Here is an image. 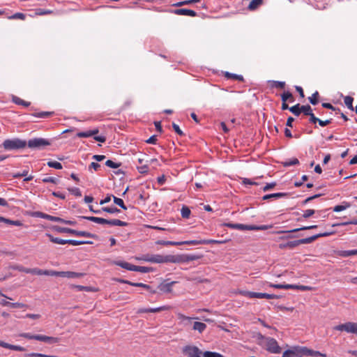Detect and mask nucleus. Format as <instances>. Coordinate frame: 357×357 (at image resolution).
<instances>
[{
    "instance_id": "nucleus-1",
    "label": "nucleus",
    "mask_w": 357,
    "mask_h": 357,
    "mask_svg": "<svg viewBox=\"0 0 357 357\" xmlns=\"http://www.w3.org/2000/svg\"><path fill=\"white\" fill-rule=\"evenodd\" d=\"M335 233V231L320 233V234L314 235V236L308 237V238L280 243V244H279L278 247L281 250H284V249L292 250L294 248H296L301 244L311 243L312 242H313L314 241H315L316 239H317L320 237L329 236L331 235L334 234Z\"/></svg>"
},
{
    "instance_id": "nucleus-2",
    "label": "nucleus",
    "mask_w": 357,
    "mask_h": 357,
    "mask_svg": "<svg viewBox=\"0 0 357 357\" xmlns=\"http://www.w3.org/2000/svg\"><path fill=\"white\" fill-rule=\"evenodd\" d=\"M137 259L142 260L151 263L155 264H164V263H174L176 264L178 262L180 259L178 257H174V255H144L140 257H137Z\"/></svg>"
},
{
    "instance_id": "nucleus-3",
    "label": "nucleus",
    "mask_w": 357,
    "mask_h": 357,
    "mask_svg": "<svg viewBox=\"0 0 357 357\" xmlns=\"http://www.w3.org/2000/svg\"><path fill=\"white\" fill-rule=\"evenodd\" d=\"M265 349L271 354H280L282 351V348L279 346L277 340L273 337H264L259 335V337Z\"/></svg>"
},
{
    "instance_id": "nucleus-4",
    "label": "nucleus",
    "mask_w": 357,
    "mask_h": 357,
    "mask_svg": "<svg viewBox=\"0 0 357 357\" xmlns=\"http://www.w3.org/2000/svg\"><path fill=\"white\" fill-rule=\"evenodd\" d=\"M20 337L29 339V340H36L41 342H44L45 343L52 344L57 343L59 342L58 337L47 336L44 335H31L28 333H23L20 335Z\"/></svg>"
},
{
    "instance_id": "nucleus-5",
    "label": "nucleus",
    "mask_w": 357,
    "mask_h": 357,
    "mask_svg": "<svg viewBox=\"0 0 357 357\" xmlns=\"http://www.w3.org/2000/svg\"><path fill=\"white\" fill-rule=\"evenodd\" d=\"M26 146V142L17 138L13 139H6L3 143V146L6 150H17L24 149Z\"/></svg>"
},
{
    "instance_id": "nucleus-6",
    "label": "nucleus",
    "mask_w": 357,
    "mask_h": 357,
    "mask_svg": "<svg viewBox=\"0 0 357 357\" xmlns=\"http://www.w3.org/2000/svg\"><path fill=\"white\" fill-rule=\"evenodd\" d=\"M334 330L338 331H346L357 335V323L356 322H346L334 326Z\"/></svg>"
},
{
    "instance_id": "nucleus-7",
    "label": "nucleus",
    "mask_w": 357,
    "mask_h": 357,
    "mask_svg": "<svg viewBox=\"0 0 357 357\" xmlns=\"http://www.w3.org/2000/svg\"><path fill=\"white\" fill-rule=\"evenodd\" d=\"M183 353L188 357H203V352L196 346H185Z\"/></svg>"
},
{
    "instance_id": "nucleus-8",
    "label": "nucleus",
    "mask_w": 357,
    "mask_h": 357,
    "mask_svg": "<svg viewBox=\"0 0 357 357\" xmlns=\"http://www.w3.org/2000/svg\"><path fill=\"white\" fill-rule=\"evenodd\" d=\"M50 144V142L47 139L43 138H34L28 142V146L31 149H40L46 146H49Z\"/></svg>"
},
{
    "instance_id": "nucleus-9",
    "label": "nucleus",
    "mask_w": 357,
    "mask_h": 357,
    "mask_svg": "<svg viewBox=\"0 0 357 357\" xmlns=\"http://www.w3.org/2000/svg\"><path fill=\"white\" fill-rule=\"evenodd\" d=\"M225 241H220L217 240H202V241H197V240H192V241H180L178 243L181 245H207L210 243H222Z\"/></svg>"
},
{
    "instance_id": "nucleus-10",
    "label": "nucleus",
    "mask_w": 357,
    "mask_h": 357,
    "mask_svg": "<svg viewBox=\"0 0 357 357\" xmlns=\"http://www.w3.org/2000/svg\"><path fill=\"white\" fill-rule=\"evenodd\" d=\"M36 274L39 275H46L63 277V278L67 277L66 271H52V270L36 269Z\"/></svg>"
},
{
    "instance_id": "nucleus-11",
    "label": "nucleus",
    "mask_w": 357,
    "mask_h": 357,
    "mask_svg": "<svg viewBox=\"0 0 357 357\" xmlns=\"http://www.w3.org/2000/svg\"><path fill=\"white\" fill-rule=\"evenodd\" d=\"M176 282V281L167 282V280H164L158 284V289L162 292L170 293L172 291L173 285Z\"/></svg>"
},
{
    "instance_id": "nucleus-12",
    "label": "nucleus",
    "mask_w": 357,
    "mask_h": 357,
    "mask_svg": "<svg viewBox=\"0 0 357 357\" xmlns=\"http://www.w3.org/2000/svg\"><path fill=\"white\" fill-rule=\"evenodd\" d=\"M284 357H301L300 347H292L290 349L284 351Z\"/></svg>"
},
{
    "instance_id": "nucleus-13",
    "label": "nucleus",
    "mask_w": 357,
    "mask_h": 357,
    "mask_svg": "<svg viewBox=\"0 0 357 357\" xmlns=\"http://www.w3.org/2000/svg\"><path fill=\"white\" fill-rule=\"evenodd\" d=\"M172 13L178 15H188L190 17L197 16V13L195 11L187 8L176 9L174 10Z\"/></svg>"
},
{
    "instance_id": "nucleus-14",
    "label": "nucleus",
    "mask_w": 357,
    "mask_h": 357,
    "mask_svg": "<svg viewBox=\"0 0 357 357\" xmlns=\"http://www.w3.org/2000/svg\"><path fill=\"white\" fill-rule=\"evenodd\" d=\"M171 307L169 306H168V305H163V306H161V307H155V308L139 309L138 310V312L139 313H144V312H153V313H155V312H159L164 311V310H168Z\"/></svg>"
},
{
    "instance_id": "nucleus-15",
    "label": "nucleus",
    "mask_w": 357,
    "mask_h": 357,
    "mask_svg": "<svg viewBox=\"0 0 357 357\" xmlns=\"http://www.w3.org/2000/svg\"><path fill=\"white\" fill-rule=\"evenodd\" d=\"M0 347L19 351H24L26 350L25 348L23 347L10 344L1 340H0Z\"/></svg>"
},
{
    "instance_id": "nucleus-16",
    "label": "nucleus",
    "mask_w": 357,
    "mask_h": 357,
    "mask_svg": "<svg viewBox=\"0 0 357 357\" xmlns=\"http://www.w3.org/2000/svg\"><path fill=\"white\" fill-rule=\"evenodd\" d=\"M68 234H74L75 236H84V237H89V238H94L96 237L95 234H93L91 233H89L88 231H77L75 229H71L68 228Z\"/></svg>"
},
{
    "instance_id": "nucleus-17",
    "label": "nucleus",
    "mask_w": 357,
    "mask_h": 357,
    "mask_svg": "<svg viewBox=\"0 0 357 357\" xmlns=\"http://www.w3.org/2000/svg\"><path fill=\"white\" fill-rule=\"evenodd\" d=\"M177 317L181 321V324L185 326L190 325L192 319H197V317H187L181 313H178Z\"/></svg>"
},
{
    "instance_id": "nucleus-18",
    "label": "nucleus",
    "mask_w": 357,
    "mask_h": 357,
    "mask_svg": "<svg viewBox=\"0 0 357 357\" xmlns=\"http://www.w3.org/2000/svg\"><path fill=\"white\" fill-rule=\"evenodd\" d=\"M224 225L227 227L239 229V230H248V225L243 224H233V223H225Z\"/></svg>"
},
{
    "instance_id": "nucleus-19",
    "label": "nucleus",
    "mask_w": 357,
    "mask_h": 357,
    "mask_svg": "<svg viewBox=\"0 0 357 357\" xmlns=\"http://www.w3.org/2000/svg\"><path fill=\"white\" fill-rule=\"evenodd\" d=\"M105 224L111 225V226H120L125 227L128 225L126 222L121 221L118 219H112V220H107Z\"/></svg>"
},
{
    "instance_id": "nucleus-20",
    "label": "nucleus",
    "mask_w": 357,
    "mask_h": 357,
    "mask_svg": "<svg viewBox=\"0 0 357 357\" xmlns=\"http://www.w3.org/2000/svg\"><path fill=\"white\" fill-rule=\"evenodd\" d=\"M254 298H266V299H274L277 298L278 296L275 294H269L266 293H258L255 292Z\"/></svg>"
},
{
    "instance_id": "nucleus-21",
    "label": "nucleus",
    "mask_w": 357,
    "mask_h": 357,
    "mask_svg": "<svg viewBox=\"0 0 357 357\" xmlns=\"http://www.w3.org/2000/svg\"><path fill=\"white\" fill-rule=\"evenodd\" d=\"M317 225H311V226H305L301 228H296L290 231H278L276 233L277 234H282V233H289V232H297L302 230H307V229H312L317 228Z\"/></svg>"
},
{
    "instance_id": "nucleus-22",
    "label": "nucleus",
    "mask_w": 357,
    "mask_h": 357,
    "mask_svg": "<svg viewBox=\"0 0 357 357\" xmlns=\"http://www.w3.org/2000/svg\"><path fill=\"white\" fill-rule=\"evenodd\" d=\"M206 328V325L204 323L195 321L193 324L192 329L197 331L199 333H203Z\"/></svg>"
},
{
    "instance_id": "nucleus-23",
    "label": "nucleus",
    "mask_w": 357,
    "mask_h": 357,
    "mask_svg": "<svg viewBox=\"0 0 357 357\" xmlns=\"http://www.w3.org/2000/svg\"><path fill=\"white\" fill-rule=\"evenodd\" d=\"M132 287H142L144 289L148 290L151 294L157 293V291L153 289L150 285L142 282H135V284H132Z\"/></svg>"
},
{
    "instance_id": "nucleus-24",
    "label": "nucleus",
    "mask_w": 357,
    "mask_h": 357,
    "mask_svg": "<svg viewBox=\"0 0 357 357\" xmlns=\"http://www.w3.org/2000/svg\"><path fill=\"white\" fill-rule=\"evenodd\" d=\"M83 218L86 219L88 220H90L91 222L104 225L107 222V219L102 218H98V217H94V216H84Z\"/></svg>"
},
{
    "instance_id": "nucleus-25",
    "label": "nucleus",
    "mask_w": 357,
    "mask_h": 357,
    "mask_svg": "<svg viewBox=\"0 0 357 357\" xmlns=\"http://www.w3.org/2000/svg\"><path fill=\"white\" fill-rule=\"evenodd\" d=\"M176 257H178L181 261L177 262L176 264L193 261L197 259V257L194 255H174Z\"/></svg>"
},
{
    "instance_id": "nucleus-26",
    "label": "nucleus",
    "mask_w": 357,
    "mask_h": 357,
    "mask_svg": "<svg viewBox=\"0 0 357 357\" xmlns=\"http://www.w3.org/2000/svg\"><path fill=\"white\" fill-rule=\"evenodd\" d=\"M281 99H282V102L289 101V102H292L294 101V98L292 93L289 91H284L281 95Z\"/></svg>"
},
{
    "instance_id": "nucleus-27",
    "label": "nucleus",
    "mask_w": 357,
    "mask_h": 357,
    "mask_svg": "<svg viewBox=\"0 0 357 357\" xmlns=\"http://www.w3.org/2000/svg\"><path fill=\"white\" fill-rule=\"evenodd\" d=\"M91 133V137L94 136L93 138L96 141L99 142H105L106 141V137L105 136H96V134L98 133L99 130L98 128H95L93 130H90Z\"/></svg>"
},
{
    "instance_id": "nucleus-28",
    "label": "nucleus",
    "mask_w": 357,
    "mask_h": 357,
    "mask_svg": "<svg viewBox=\"0 0 357 357\" xmlns=\"http://www.w3.org/2000/svg\"><path fill=\"white\" fill-rule=\"evenodd\" d=\"M12 100L13 102H15V104L17 105H22V106H24V107H29L31 104L30 102H26L21 98H20L19 97H17L15 96H13L12 97Z\"/></svg>"
},
{
    "instance_id": "nucleus-29",
    "label": "nucleus",
    "mask_w": 357,
    "mask_h": 357,
    "mask_svg": "<svg viewBox=\"0 0 357 357\" xmlns=\"http://www.w3.org/2000/svg\"><path fill=\"white\" fill-rule=\"evenodd\" d=\"M72 288H76L79 291H93L96 292L98 291V289L92 287H85V286H81V285H71Z\"/></svg>"
},
{
    "instance_id": "nucleus-30",
    "label": "nucleus",
    "mask_w": 357,
    "mask_h": 357,
    "mask_svg": "<svg viewBox=\"0 0 357 357\" xmlns=\"http://www.w3.org/2000/svg\"><path fill=\"white\" fill-rule=\"evenodd\" d=\"M263 3V0H252L248 6L250 10H255Z\"/></svg>"
},
{
    "instance_id": "nucleus-31",
    "label": "nucleus",
    "mask_w": 357,
    "mask_h": 357,
    "mask_svg": "<svg viewBox=\"0 0 357 357\" xmlns=\"http://www.w3.org/2000/svg\"><path fill=\"white\" fill-rule=\"evenodd\" d=\"M301 357L304 356H314V350L310 349L305 347H300Z\"/></svg>"
},
{
    "instance_id": "nucleus-32",
    "label": "nucleus",
    "mask_w": 357,
    "mask_h": 357,
    "mask_svg": "<svg viewBox=\"0 0 357 357\" xmlns=\"http://www.w3.org/2000/svg\"><path fill=\"white\" fill-rule=\"evenodd\" d=\"M286 196V193L283 192H278V193H273L269 195H266L263 197L264 200L269 199L271 198H281Z\"/></svg>"
},
{
    "instance_id": "nucleus-33",
    "label": "nucleus",
    "mask_w": 357,
    "mask_h": 357,
    "mask_svg": "<svg viewBox=\"0 0 357 357\" xmlns=\"http://www.w3.org/2000/svg\"><path fill=\"white\" fill-rule=\"evenodd\" d=\"M272 225H248V230H266L272 228Z\"/></svg>"
},
{
    "instance_id": "nucleus-34",
    "label": "nucleus",
    "mask_w": 357,
    "mask_h": 357,
    "mask_svg": "<svg viewBox=\"0 0 357 357\" xmlns=\"http://www.w3.org/2000/svg\"><path fill=\"white\" fill-rule=\"evenodd\" d=\"M351 206V204L348 202H343L341 205H337L333 208V211L335 212H340L344 211Z\"/></svg>"
},
{
    "instance_id": "nucleus-35",
    "label": "nucleus",
    "mask_w": 357,
    "mask_h": 357,
    "mask_svg": "<svg viewBox=\"0 0 357 357\" xmlns=\"http://www.w3.org/2000/svg\"><path fill=\"white\" fill-rule=\"evenodd\" d=\"M225 77H227V79H232L238 80V81L243 80V77L242 75L230 73L229 72H226L225 73Z\"/></svg>"
},
{
    "instance_id": "nucleus-36",
    "label": "nucleus",
    "mask_w": 357,
    "mask_h": 357,
    "mask_svg": "<svg viewBox=\"0 0 357 357\" xmlns=\"http://www.w3.org/2000/svg\"><path fill=\"white\" fill-rule=\"evenodd\" d=\"M47 236L50 238L51 242L56 244L65 245L67 243V240L61 239L59 238H54L52 235L47 234Z\"/></svg>"
},
{
    "instance_id": "nucleus-37",
    "label": "nucleus",
    "mask_w": 357,
    "mask_h": 357,
    "mask_svg": "<svg viewBox=\"0 0 357 357\" xmlns=\"http://www.w3.org/2000/svg\"><path fill=\"white\" fill-rule=\"evenodd\" d=\"M93 243L89 241H77V240H71L68 239V245H72L74 246L82 245V244H92Z\"/></svg>"
},
{
    "instance_id": "nucleus-38",
    "label": "nucleus",
    "mask_w": 357,
    "mask_h": 357,
    "mask_svg": "<svg viewBox=\"0 0 357 357\" xmlns=\"http://www.w3.org/2000/svg\"><path fill=\"white\" fill-rule=\"evenodd\" d=\"M353 101L354 98L349 96H345L344 98V102L345 105L351 110H354Z\"/></svg>"
},
{
    "instance_id": "nucleus-39",
    "label": "nucleus",
    "mask_w": 357,
    "mask_h": 357,
    "mask_svg": "<svg viewBox=\"0 0 357 357\" xmlns=\"http://www.w3.org/2000/svg\"><path fill=\"white\" fill-rule=\"evenodd\" d=\"M299 164V161L297 158H293L289 160H287L284 162H282V165L284 167H289L291 165H295Z\"/></svg>"
},
{
    "instance_id": "nucleus-40",
    "label": "nucleus",
    "mask_w": 357,
    "mask_h": 357,
    "mask_svg": "<svg viewBox=\"0 0 357 357\" xmlns=\"http://www.w3.org/2000/svg\"><path fill=\"white\" fill-rule=\"evenodd\" d=\"M303 112L305 115L308 116L312 113V109L309 105L301 106V113Z\"/></svg>"
},
{
    "instance_id": "nucleus-41",
    "label": "nucleus",
    "mask_w": 357,
    "mask_h": 357,
    "mask_svg": "<svg viewBox=\"0 0 357 357\" xmlns=\"http://www.w3.org/2000/svg\"><path fill=\"white\" fill-rule=\"evenodd\" d=\"M53 114V112H36V113H34L33 114V116L35 117H38V118H43V119H45V118H48L50 117V116H52V114Z\"/></svg>"
},
{
    "instance_id": "nucleus-42",
    "label": "nucleus",
    "mask_w": 357,
    "mask_h": 357,
    "mask_svg": "<svg viewBox=\"0 0 357 357\" xmlns=\"http://www.w3.org/2000/svg\"><path fill=\"white\" fill-rule=\"evenodd\" d=\"M318 98L319 93L318 91H315L310 97L308 98V100L312 105H315L319 102Z\"/></svg>"
},
{
    "instance_id": "nucleus-43",
    "label": "nucleus",
    "mask_w": 357,
    "mask_h": 357,
    "mask_svg": "<svg viewBox=\"0 0 357 357\" xmlns=\"http://www.w3.org/2000/svg\"><path fill=\"white\" fill-rule=\"evenodd\" d=\"M289 111L291 112L295 116H299L301 114V105L296 104L292 107H290Z\"/></svg>"
},
{
    "instance_id": "nucleus-44",
    "label": "nucleus",
    "mask_w": 357,
    "mask_h": 357,
    "mask_svg": "<svg viewBox=\"0 0 357 357\" xmlns=\"http://www.w3.org/2000/svg\"><path fill=\"white\" fill-rule=\"evenodd\" d=\"M113 197V200H114V202L119 206L121 208H123V210H126L127 209V207L126 206V205L124 204V202L123 201L122 199L121 198H119V197H116L115 196H112Z\"/></svg>"
},
{
    "instance_id": "nucleus-45",
    "label": "nucleus",
    "mask_w": 357,
    "mask_h": 357,
    "mask_svg": "<svg viewBox=\"0 0 357 357\" xmlns=\"http://www.w3.org/2000/svg\"><path fill=\"white\" fill-rule=\"evenodd\" d=\"M355 255H357V250H343L340 252V256L343 257H348Z\"/></svg>"
},
{
    "instance_id": "nucleus-46",
    "label": "nucleus",
    "mask_w": 357,
    "mask_h": 357,
    "mask_svg": "<svg viewBox=\"0 0 357 357\" xmlns=\"http://www.w3.org/2000/svg\"><path fill=\"white\" fill-rule=\"evenodd\" d=\"M181 216L183 218H189L190 215V210L188 206H183L181 211Z\"/></svg>"
},
{
    "instance_id": "nucleus-47",
    "label": "nucleus",
    "mask_w": 357,
    "mask_h": 357,
    "mask_svg": "<svg viewBox=\"0 0 357 357\" xmlns=\"http://www.w3.org/2000/svg\"><path fill=\"white\" fill-rule=\"evenodd\" d=\"M156 243L162 245H180V243H178V242L162 240L158 241Z\"/></svg>"
},
{
    "instance_id": "nucleus-48",
    "label": "nucleus",
    "mask_w": 357,
    "mask_h": 357,
    "mask_svg": "<svg viewBox=\"0 0 357 357\" xmlns=\"http://www.w3.org/2000/svg\"><path fill=\"white\" fill-rule=\"evenodd\" d=\"M203 357H224L222 354L213 352V351H205L203 353Z\"/></svg>"
},
{
    "instance_id": "nucleus-49",
    "label": "nucleus",
    "mask_w": 357,
    "mask_h": 357,
    "mask_svg": "<svg viewBox=\"0 0 357 357\" xmlns=\"http://www.w3.org/2000/svg\"><path fill=\"white\" fill-rule=\"evenodd\" d=\"M68 192L75 196V197H79L82 196V192H81V190L78 188H68Z\"/></svg>"
},
{
    "instance_id": "nucleus-50",
    "label": "nucleus",
    "mask_w": 357,
    "mask_h": 357,
    "mask_svg": "<svg viewBox=\"0 0 357 357\" xmlns=\"http://www.w3.org/2000/svg\"><path fill=\"white\" fill-rule=\"evenodd\" d=\"M47 165L50 167H52L56 169H61L62 168L61 164L57 161H49L47 162Z\"/></svg>"
},
{
    "instance_id": "nucleus-51",
    "label": "nucleus",
    "mask_w": 357,
    "mask_h": 357,
    "mask_svg": "<svg viewBox=\"0 0 357 357\" xmlns=\"http://www.w3.org/2000/svg\"><path fill=\"white\" fill-rule=\"evenodd\" d=\"M26 15L24 13H16L14 15L8 17V19L10 20H15V19H20L22 20H25Z\"/></svg>"
},
{
    "instance_id": "nucleus-52",
    "label": "nucleus",
    "mask_w": 357,
    "mask_h": 357,
    "mask_svg": "<svg viewBox=\"0 0 357 357\" xmlns=\"http://www.w3.org/2000/svg\"><path fill=\"white\" fill-rule=\"evenodd\" d=\"M15 268L18 270V271H20L24 272V273H36V269L26 268H24L23 266H17Z\"/></svg>"
},
{
    "instance_id": "nucleus-53",
    "label": "nucleus",
    "mask_w": 357,
    "mask_h": 357,
    "mask_svg": "<svg viewBox=\"0 0 357 357\" xmlns=\"http://www.w3.org/2000/svg\"><path fill=\"white\" fill-rule=\"evenodd\" d=\"M102 211L109 213H116L120 212V210L116 207H102Z\"/></svg>"
},
{
    "instance_id": "nucleus-54",
    "label": "nucleus",
    "mask_w": 357,
    "mask_h": 357,
    "mask_svg": "<svg viewBox=\"0 0 357 357\" xmlns=\"http://www.w3.org/2000/svg\"><path fill=\"white\" fill-rule=\"evenodd\" d=\"M105 165L109 167H111V168H113V169H116V168L119 167L121 164L120 163H116V162H114V161H112L111 160H107L105 162Z\"/></svg>"
},
{
    "instance_id": "nucleus-55",
    "label": "nucleus",
    "mask_w": 357,
    "mask_h": 357,
    "mask_svg": "<svg viewBox=\"0 0 357 357\" xmlns=\"http://www.w3.org/2000/svg\"><path fill=\"white\" fill-rule=\"evenodd\" d=\"M4 223L15 226H22L23 225L22 222L20 220H12L7 218H6Z\"/></svg>"
},
{
    "instance_id": "nucleus-56",
    "label": "nucleus",
    "mask_w": 357,
    "mask_h": 357,
    "mask_svg": "<svg viewBox=\"0 0 357 357\" xmlns=\"http://www.w3.org/2000/svg\"><path fill=\"white\" fill-rule=\"evenodd\" d=\"M52 11L50 10L38 8L36 10V14L38 15H44L52 13Z\"/></svg>"
},
{
    "instance_id": "nucleus-57",
    "label": "nucleus",
    "mask_w": 357,
    "mask_h": 357,
    "mask_svg": "<svg viewBox=\"0 0 357 357\" xmlns=\"http://www.w3.org/2000/svg\"><path fill=\"white\" fill-rule=\"evenodd\" d=\"M153 268L151 267H146V266H137V271L143 273H147L151 271H152Z\"/></svg>"
},
{
    "instance_id": "nucleus-58",
    "label": "nucleus",
    "mask_w": 357,
    "mask_h": 357,
    "mask_svg": "<svg viewBox=\"0 0 357 357\" xmlns=\"http://www.w3.org/2000/svg\"><path fill=\"white\" fill-rule=\"evenodd\" d=\"M114 264L126 270H129L130 268V264L126 261H115Z\"/></svg>"
},
{
    "instance_id": "nucleus-59",
    "label": "nucleus",
    "mask_w": 357,
    "mask_h": 357,
    "mask_svg": "<svg viewBox=\"0 0 357 357\" xmlns=\"http://www.w3.org/2000/svg\"><path fill=\"white\" fill-rule=\"evenodd\" d=\"M272 86L279 89H283L285 86V82L280 81H273Z\"/></svg>"
},
{
    "instance_id": "nucleus-60",
    "label": "nucleus",
    "mask_w": 357,
    "mask_h": 357,
    "mask_svg": "<svg viewBox=\"0 0 357 357\" xmlns=\"http://www.w3.org/2000/svg\"><path fill=\"white\" fill-rule=\"evenodd\" d=\"M240 294L243 296L250 298H255V296H254L255 292H252V291H240Z\"/></svg>"
},
{
    "instance_id": "nucleus-61",
    "label": "nucleus",
    "mask_w": 357,
    "mask_h": 357,
    "mask_svg": "<svg viewBox=\"0 0 357 357\" xmlns=\"http://www.w3.org/2000/svg\"><path fill=\"white\" fill-rule=\"evenodd\" d=\"M315 213V211L313 209H307L303 211V217L304 218H308L312 215H314Z\"/></svg>"
},
{
    "instance_id": "nucleus-62",
    "label": "nucleus",
    "mask_w": 357,
    "mask_h": 357,
    "mask_svg": "<svg viewBox=\"0 0 357 357\" xmlns=\"http://www.w3.org/2000/svg\"><path fill=\"white\" fill-rule=\"evenodd\" d=\"M48 220H51V221H54V222L67 223V220H65L61 218L52 216L50 215H49Z\"/></svg>"
},
{
    "instance_id": "nucleus-63",
    "label": "nucleus",
    "mask_w": 357,
    "mask_h": 357,
    "mask_svg": "<svg viewBox=\"0 0 357 357\" xmlns=\"http://www.w3.org/2000/svg\"><path fill=\"white\" fill-rule=\"evenodd\" d=\"M172 128L180 136H183L184 133L180 129L179 126L176 124L175 123H172Z\"/></svg>"
},
{
    "instance_id": "nucleus-64",
    "label": "nucleus",
    "mask_w": 357,
    "mask_h": 357,
    "mask_svg": "<svg viewBox=\"0 0 357 357\" xmlns=\"http://www.w3.org/2000/svg\"><path fill=\"white\" fill-rule=\"evenodd\" d=\"M138 171L141 174L147 173L149 171V166L147 165H142L141 167H139Z\"/></svg>"
}]
</instances>
